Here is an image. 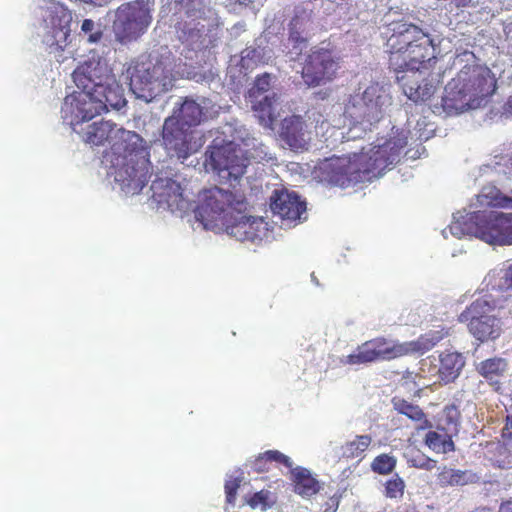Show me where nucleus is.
Listing matches in <instances>:
<instances>
[{
	"label": "nucleus",
	"mask_w": 512,
	"mask_h": 512,
	"mask_svg": "<svg viewBox=\"0 0 512 512\" xmlns=\"http://www.w3.org/2000/svg\"><path fill=\"white\" fill-rule=\"evenodd\" d=\"M388 69L393 72L403 93L413 102L429 100L436 92L433 79L422 77L436 59L433 39L418 25L404 19L395 20L381 33Z\"/></svg>",
	"instance_id": "1"
},
{
	"label": "nucleus",
	"mask_w": 512,
	"mask_h": 512,
	"mask_svg": "<svg viewBox=\"0 0 512 512\" xmlns=\"http://www.w3.org/2000/svg\"><path fill=\"white\" fill-rule=\"evenodd\" d=\"M82 140L92 146L110 143L105 158L114 169V179L126 193L139 194L152 176L149 147L135 131L117 128L111 121L89 124Z\"/></svg>",
	"instance_id": "2"
},
{
	"label": "nucleus",
	"mask_w": 512,
	"mask_h": 512,
	"mask_svg": "<svg viewBox=\"0 0 512 512\" xmlns=\"http://www.w3.org/2000/svg\"><path fill=\"white\" fill-rule=\"evenodd\" d=\"M405 145V141L391 138L372 147L369 152L327 158L318 166V177L322 182L340 188L371 182L399 159Z\"/></svg>",
	"instance_id": "3"
},
{
	"label": "nucleus",
	"mask_w": 512,
	"mask_h": 512,
	"mask_svg": "<svg viewBox=\"0 0 512 512\" xmlns=\"http://www.w3.org/2000/svg\"><path fill=\"white\" fill-rule=\"evenodd\" d=\"M497 89V79L486 66L465 65L444 89L443 110L449 114H459L469 109L485 105Z\"/></svg>",
	"instance_id": "4"
},
{
	"label": "nucleus",
	"mask_w": 512,
	"mask_h": 512,
	"mask_svg": "<svg viewBox=\"0 0 512 512\" xmlns=\"http://www.w3.org/2000/svg\"><path fill=\"white\" fill-rule=\"evenodd\" d=\"M126 72L131 91L146 102H151L173 87L171 69L158 56L141 54L131 60Z\"/></svg>",
	"instance_id": "5"
},
{
	"label": "nucleus",
	"mask_w": 512,
	"mask_h": 512,
	"mask_svg": "<svg viewBox=\"0 0 512 512\" xmlns=\"http://www.w3.org/2000/svg\"><path fill=\"white\" fill-rule=\"evenodd\" d=\"M446 333L430 331L421 335L415 342L398 343L376 337L359 345L354 353L347 355L342 363L348 365H361L376 361L392 360L414 351L426 352L439 343Z\"/></svg>",
	"instance_id": "6"
},
{
	"label": "nucleus",
	"mask_w": 512,
	"mask_h": 512,
	"mask_svg": "<svg viewBox=\"0 0 512 512\" xmlns=\"http://www.w3.org/2000/svg\"><path fill=\"white\" fill-rule=\"evenodd\" d=\"M246 209L247 201L243 195L215 186L198 194L194 213L206 230H220L229 218H233L234 213L240 214Z\"/></svg>",
	"instance_id": "7"
},
{
	"label": "nucleus",
	"mask_w": 512,
	"mask_h": 512,
	"mask_svg": "<svg viewBox=\"0 0 512 512\" xmlns=\"http://www.w3.org/2000/svg\"><path fill=\"white\" fill-rule=\"evenodd\" d=\"M388 101L382 87L378 84L369 85L362 93L350 95L344 106L343 115L349 119L353 127L348 132V140L359 135H350L360 125L365 132L375 123H378L384 114V106Z\"/></svg>",
	"instance_id": "8"
},
{
	"label": "nucleus",
	"mask_w": 512,
	"mask_h": 512,
	"mask_svg": "<svg viewBox=\"0 0 512 512\" xmlns=\"http://www.w3.org/2000/svg\"><path fill=\"white\" fill-rule=\"evenodd\" d=\"M153 3L132 0L118 6L112 22L115 40L127 45L140 39L149 29L153 16Z\"/></svg>",
	"instance_id": "9"
},
{
	"label": "nucleus",
	"mask_w": 512,
	"mask_h": 512,
	"mask_svg": "<svg viewBox=\"0 0 512 512\" xmlns=\"http://www.w3.org/2000/svg\"><path fill=\"white\" fill-rule=\"evenodd\" d=\"M474 227L461 229L460 223L450 226L454 235L474 234L488 244L512 245V213L504 214L495 211H476L469 216Z\"/></svg>",
	"instance_id": "10"
},
{
	"label": "nucleus",
	"mask_w": 512,
	"mask_h": 512,
	"mask_svg": "<svg viewBox=\"0 0 512 512\" xmlns=\"http://www.w3.org/2000/svg\"><path fill=\"white\" fill-rule=\"evenodd\" d=\"M497 301L491 295H485L473 301L459 315V321L467 323L469 332L480 342L497 339L502 332L501 321L494 314Z\"/></svg>",
	"instance_id": "11"
},
{
	"label": "nucleus",
	"mask_w": 512,
	"mask_h": 512,
	"mask_svg": "<svg viewBox=\"0 0 512 512\" xmlns=\"http://www.w3.org/2000/svg\"><path fill=\"white\" fill-rule=\"evenodd\" d=\"M272 76L269 73L257 75L252 87L248 90L247 98L260 125L273 129L277 119V93L271 90Z\"/></svg>",
	"instance_id": "12"
},
{
	"label": "nucleus",
	"mask_w": 512,
	"mask_h": 512,
	"mask_svg": "<svg viewBox=\"0 0 512 512\" xmlns=\"http://www.w3.org/2000/svg\"><path fill=\"white\" fill-rule=\"evenodd\" d=\"M338 69L339 62L333 51L315 46L305 58L301 75L307 86L316 87L332 81L336 77Z\"/></svg>",
	"instance_id": "13"
},
{
	"label": "nucleus",
	"mask_w": 512,
	"mask_h": 512,
	"mask_svg": "<svg viewBox=\"0 0 512 512\" xmlns=\"http://www.w3.org/2000/svg\"><path fill=\"white\" fill-rule=\"evenodd\" d=\"M72 13L62 4H53L44 16L43 43L51 52H60L69 43Z\"/></svg>",
	"instance_id": "14"
},
{
	"label": "nucleus",
	"mask_w": 512,
	"mask_h": 512,
	"mask_svg": "<svg viewBox=\"0 0 512 512\" xmlns=\"http://www.w3.org/2000/svg\"><path fill=\"white\" fill-rule=\"evenodd\" d=\"M162 141L167 152L178 159L185 160L193 153L192 132L174 116L164 121Z\"/></svg>",
	"instance_id": "15"
},
{
	"label": "nucleus",
	"mask_w": 512,
	"mask_h": 512,
	"mask_svg": "<svg viewBox=\"0 0 512 512\" xmlns=\"http://www.w3.org/2000/svg\"><path fill=\"white\" fill-rule=\"evenodd\" d=\"M209 161L212 169L227 179H239L246 171V159L238 154L232 144L214 147Z\"/></svg>",
	"instance_id": "16"
},
{
	"label": "nucleus",
	"mask_w": 512,
	"mask_h": 512,
	"mask_svg": "<svg viewBox=\"0 0 512 512\" xmlns=\"http://www.w3.org/2000/svg\"><path fill=\"white\" fill-rule=\"evenodd\" d=\"M77 88L96 89L112 79V71L106 61L98 59H89L81 63L72 74Z\"/></svg>",
	"instance_id": "17"
},
{
	"label": "nucleus",
	"mask_w": 512,
	"mask_h": 512,
	"mask_svg": "<svg viewBox=\"0 0 512 512\" xmlns=\"http://www.w3.org/2000/svg\"><path fill=\"white\" fill-rule=\"evenodd\" d=\"M65 98V105L70 106V112L77 122L89 121L103 113L102 102L93 89L78 88Z\"/></svg>",
	"instance_id": "18"
},
{
	"label": "nucleus",
	"mask_w": 512,
	"mask_h": 512,
	"mask_svg": "<svg viewBox=\"0 0 512 512\" xmlns=\"http://www.w3.org/2000/svg\"><path fill=\"white\" fill-rule=\"evenodd\" d=\"M270 208L282 219L295 221L306 211V203L294 192L276 190L271 196Z\"/></svg>",
	"instance_id": "19"
},
{
	"label": "nucleus",
	"mask_w": 512,
	"mask_h": 512,
	"mask_svg": "<svg viewBox=\"0 0 512 512\" xmlns=\"http://www.w3.org/2000/svg\"><path fill=\"white\" fill-rule=\"evenodd\" d=\"M243 213H234L233 218H229L220 230H225L228 235L242 242L260 239L262 220L247 217Z\"/></svg>",
	"instance_id": "20"
},
{
	"label": "nucleus",
	"mask_w": 512,
	"mask_h": 512,
	"mask_svg": "<svg viewBox=\"0 0 512 512\" xmlns=\"http://www.w3.org/2000/svg\"><path fill=\"white\" fill-rule=\"evenodd\" d=\"M162 188L163 191L158 193L160 201H164L170 208L178 210H186L189 208V201L184 195V189L177 181L173 179L165 180H154L151 185V189L156 194L158 188Z\"/></svg>",
	"instance_id": "21"
},
{
	"label": "nucleus",
	"mask_w": 512,
	"mask_h": 512,
	"mask_svg": "<svg viewBox=\"0 0 512 512\" xmlns=\"http://www.w3.org/2000/svg\"><path fill=\"white\" fill-rule=\"evenodd\" d=\"M279 135L291 149H303L307 145L305 121L299 115L284 118Z\"/></svg>",
	"instance_id": "22"
},
{
	"label": "nucleus",
	"mask_w": 512,
	"mask_h": 512,
	"mask_svg": "<svg viewBox=\"0 0 512 512\" xmlns=\"http://www.w3.org/2000/svg\"><path fill=\"white\" fill-rule=\"evenodd\" d=\"M508 370V362L502 357L485 359L476 365L477 373L482 376L495 391L502 388V379Z\"/></svg>",
	"instance_id": "23"
},
{
	"label": "nucleus",
	"mask_w": 512,
	"mask_h": 512,
	"mask_svg": "<svg viewBox=\"0 0 512 512\" xmlns=\"http://www.w3.org/2000/svg\"><path fill=\"white\" fill-rule=\"evenodd\" d=\"M391 402L397 413L406 416L414 423L417 432L431 429L433 427L432 422L427 417V414L419 405L398 396L393 397Z\"/></svg>",
	"instance_id": "24"
},
{
	"label": "nucleus",
	"mask_w": 512,
	"mask_h": 512,
	"mask_svg": "<svg viewBox=\"0 0 512 512\" xmlns=\"http://www.w3.org/2000/svg\"><path fill=\"white\" fill-rule=\"evenodd\" d=\"M465 366V358L461 353L444 351L439 355L438 377L444 384L453 383Z\"/></svg>",
	"instance_id": "25"
},
{
	"label": "nucleus",
	"mask_w": 512,
	"mask_h": 512,
	"mask_svg": "<svg viewBox=\"0 0 512 512\" xmlns=\"http://www.w3.org/2000/svg\"><path fill=\"white\" fill-rule=\"evenodd\" d=\"M294 492L303 498L316 495L320 489V482L312 475L307 468L297 466L290 471Z\"/></svg>",
	"instance_id": "26"
},
{
	"label": "nucleus",
	"mask_w": 512,
	"mask_h": 512,
	"mask_svg": "<svg viewBox=\"0 0 512 512\" xmlns=\"http://www.w3.org/2000/svg\"><path fill=\"white\" fill-rule=\"evenodd\" d=\"M283 465L291 468L292 462L288 456L278 450H267L260 453L253 460H249L246 466L255 473H266L272 470L274 465Z\"/></svg>",
	"instance_id": "27"
},
{
	"label": "nucleus",
	"mask_w": 512,
	"mask_h": 512,
	"mask_svg": "<svg viewBox=\"0 0 512 512\" xmlns=\"http://www.w3.org/2000/svg\"><path fill=\"white\" fill-rule=\"evenodd\" d=\"M426 433L424 444L437 454H447L455 451L454 433L450 431L431 430Z\"/></svg>",
	"instance_id": "28"
},
{
	"label": "nucleus",
	"mask_w": 512,
	"mask_h": 512,
	"mask_svg": "<svg viewBox=\"0 0 512 512\" xmlns=\"http://www.w3.org/2000/svg\"><path fill=\"white\" fill-rule=\"evenodd\" d=\"M95 92L102 102L103 112L109 111L110 108L119 110L127 103L123 90L115 83L110 84L108 82L101 88L96 89Z\"/></svg>",
	"instance_id": "29"
},
{
	"label": "nucleus",
	"mask_w": 512,
	"mask_h": 512,
	"mask_svg": "<svg viewBox=\"0 0 512 512\" xmlns=\"http://www.w3.org/2000/svg\"><path fill=\"white\" fill-rule=\"evenodd\" d=\"M474 475L469 471L453 469L447 466L440 468L436 475L437 484L444 488L448 486H464L473 482Z\"/></svg>",
	"instance_id": "30"
},
{
	"label": "nucleus",
	"mask_w": 512,
	"mask_h": 512,
	"mask_svg": "<svg viewBox=\"0 0 512 512\" xmlns=\"http://www.w3.org/2000/svg\"><path fill=\"white\" fill-rule=\"evenodd\" d=\"M204 117L203 108L195 100L186 98L176 117L180 124L188 129L199 125Z\"/></svg>",
	"instance_id": "31"
},
{
	"label": "nucleus",
	"mask_w": 512,
	"mask_h": 512,
	"mask_svg": "<svg viewBox=\"0 0 512 512\" xmlns=\"http://www.w3.org/2000/svg\"><path fill=\"white\" fill-rule=\"evenodd\" d=\"M460 419L461 412L456 404L445 405L438 417L436 428L439 431H450L456 435L459 431Z\"/></svg>",
	"instance_id": "32"
},
{
	"label": "nucleus",
	"mask_w": 512,
	"mask_h": 512,
	"mask_svg": "<svg viewBox=\"0 0 512 512\" xmlns=\"http://www.w3.org/2000/svg\"><path fill=\"white\" fill-rule=\"evenodd\" d=\"M480 204L496 208H512V196L503 194L496 187H485L478 196Z\"/></svg>",
	"instance_id": "33"
},
{
	"label": "nucleus",
	"mask_w": 512,
	"mask_h": 512,
	"mask_svg": "<svg viewBox=\"0 0 512 512\" xmlns=\"http://www.w3.org/2000/svg\"><path fill=\"white\" fill-rule=\"evenodd\" d=\"M372 443L370 435H357L353 440L346 442L341 447L342 456L346 459H362L364 452Z\"/></svg>",
	"instance_id": "34"
},
{
	"label": "nucleus",
	"mask_w": 512,
	"mask_h": 512,
	"mask_svg": "<svg viewBox=\"0 0 512 512\" xmlns=\"http://www.w3.org/2000/svg\"><path fill=\"white\" fill-rule=\"evenodd\" d=\"M397 459L395 456L382 453L376 456L371 462V470L379 475H388L396 468Z\"/></svg>",
	"instance_id": "35"
},
{
	"label": "nucleus",
	"mask_w": 512,
	"mask_h": 512,
	"mask_svg": "<svg viewBox=\"0 0 512 512\" xmlns=\"http://www.w3.org/2000/svg\"><path fill=\"white\" fill-rule=\"evenodd\" d=\"M245 503L252 509L260 508L266 511L275 503L272 493L269 490H260L250 496L245 497Z\"/></svg>",
	"instance_id": "36"
},
{
	"label": "nucleus",
	"mask_w": 512,
	"mask_h": 512,
	"mask_svg": "<svg viewBox=\"0 0 512 512\" xmlns=\"http://www.w3.org/2000/svg\"><path fill=\"white\" fill-rule=\"evenodd\" d=\"M302 26V20L298 16L293 17L289 23L288 41L299 50H302L307 44V38L302 35Z\"/></svg>",
	"instance_id": "37"
},
{
	"label": "nucleus",
	"mask_w": 512,
	"mask_h": 512,
	"mask_svg": "<svg viewBox=\"0 0 512 512\" xmlns=\"http://www.w3.org/2000/svg\"><path fill=\"white\" fill-rule=\"evenodd\" d=\"M405 481L399 474L388 479L384 484V496L389 499H401L405 491Z\"/></svg>",
	"instance_id": "38"
},
{
	"label": "nucleus",
	"mask_w": 512,
	"mask_h": 512,
	"mask_svg": "<svg viewBox=\"0 0 512 512\" xmlns=\"http://www.w3.org/2000/svg\"><path fill=\"white\" fill-rule=\"evenodd\" d=\"M407 463H408L409 467L423 469V470H427V471L433 470L434 468H436V465H437L436 460H434L420 452L409 457L407 460Z\"/></svg>",
	"instance_id": "39"
},
{
	"label": "nucleus",
	"mask_w": 512,
	"mask_h": 512,
	"mask_svg": "<svg viewBox=\"0 0 512 512\" xmlns=\"http://www.w3.org/2000/svg\"><path fill=\"white\" fill-rule=\"evenodd\" d=\"M242 482H243V477H241V476L231 478L229 480H226V482H225L224 490H225L226 503L232 507L235 506L237 492H238V489L240 488Z\"/></svg>",
	"instance_id": "40"
},
{
	"label": "nucleus",
	"mask_w": 512,
	"mask_h": 512,
	"mask_svg": "<svg viewBox=\"0 0 512 512\" xmlns=\"http://www.w3.org/2000/svg\"><path fill=\"white\" fill-rule=\"evenodd\" d=\"M81 31L88 35L89 43H97L103 37V32L92 19H84L81 25Z\"/></svg>",
	"instance_id": "41"
},
{
	"label": "nucleus",
	"mask_w": 512,
	"mask_h": 512,
	"mask_svg": "<svg viewBox=\"0 0 512 512\" xmlns=\"http://www.w3.org/2000/svg\"><path fill=\"white\" fill-rule=\"evenodd\" d=\"M499 282L498 287L501 290H508L512 288V263L500 269L498 273Z\"/></svg>",
	"instance_id": "42"
},
{
	"label": "nucleus",
	"mask_w": 512,
	"mask_h": 512,
	"mask_svg": "<svg viewBox=\"0 0 512 512\" xmlns=\"http://www.w3.org/2000/svg\"><path fill=\"white\" fill-rule=\"evenodd\" d=\"M326 505L327 508L324 510V512H335L339 505V498L335 496L331 497Z\"/></svg>",
	"instance_id": "43"
},
{
	"label": "nucleus",
	"mask_w": 512,
	"mask_h": 512,
	"mask_svg": "<svg viewBox=\"0 0 512 512\" xmlns=\"http://www.w3.org/2000/svg\"><path fill=\"white\" fill-rule=\"evenodd\" d=\"M83 3L91 4L97 7H104L108 5L112 0H80Z\"/></svg>",
	"instance_id": "44"
},
{
	"label": "nucleus",
	"mask_w": 512,
	"mask_h": 512,
	"mask_svg": "<svg viewBox=\"0 0 512 512\" xmlns=\"http://www.w3.org/2000/svg\"><path fill=\"white\" fill-rule=\"evenodd\" d=\"M499 512H512V499L503 501L500 504Z\"/></svg>",
	"instance_id": "45"
},
{
	"label": "nucleus",
	"mask_w": 512,
	"mask_h": 512,
	"mask_svg": "<svg viewBox=\"0 0 512 512\" xmlns=\"http://www.w3.org/2000/svg\"><path fill=\"white\" fill-rule=\"evenodd\" d=\"M505 428L506 429H508V428L512 429V416H507Z\"/></svg>",
	"instance_id": "46"
},
{
	"label": "nucleus",
	"mask_w": 512,
	"mask_h": 512,
	"mask_svg": "<svg viewBox=\"0 0 512 512\" xmlns=\"http://www.w3.org/2000/svg\"><path fill=\"white\" fill-rule=\"evenodd\" d=\"M507 109L510 113H512V95L509 97L507 101Z\"/></svg>",
	"instance_id": "47"
},
{
	"label": "nucleus",
	"mask_w": 512,
	"mask_h": 512,
	"mask_svg": "<svg viewBox=\"0 0 512 512\" xmlns=\"http://www.w3.org/2000/svg\"><path fill=\"white\" fill-rule=\"evenodd\" d=\"M471 512H490V509L489 508H486V507H480V508H477Z\"/></svg>",
	"instance_id": "48"
}]
</instances>
